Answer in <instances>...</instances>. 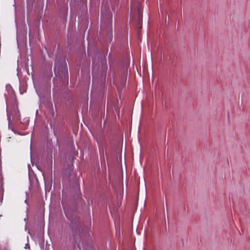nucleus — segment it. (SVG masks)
Masks as SVG:
<instances>
[{
	"mask_svg": "<svg viewBox=\"0 0 250 250\" xmlns=\"http://www.w3.org/2000/svg\"><path fill=\"white\" fill-rule=\"evenodd\" d=\"M143 20V7L136 0H131L130 20L134 21L139 28H141Z\"/></svg>",
	"mask_w": 250,
	"mask_h": 250,
	"instance_id": "f257e3e1",
	"label": "nucleus"
},
{
	"mask_svg": "<svg viewBox=\"0 0 250 250\" xmlns=\"http://www.w3.org/2000/svg\"><path fill=\"white\" fill-rule=\"evenodd\" d=\"M66 67V64L64 59H62L61 62L56 61L54 68L55 75L61 77L64 75L66 73H67Z\"/></svg>",
	"mask_w": 250,
	"mask_h": 250,
	"instance_id": "f03ea898",
	"label": "nucleus"
},
{
	"mask_svg": "<svg viewBox=\"0 0 250 250\" xmlns=\"http://www.w3.org/2000/svg\"><path fill=\"white\" fill-rule=\"evenodd\" d=\"M102 65L104 64L105 66H106V59L104 58L103 60V62H102Z\"/></svg>",
	"mask_w": 250,
	"mask_h": 250,
	"instance_id": "7ed1b4c3",
	"label": "nucleus"
},
{
	"mask_svg": "<svg viewBox=\"0 0 250 250\" xmlns=\"http://www.w3.org/2000/svg\"><path fill=\"white\" fill-rule=\"evenodd\" d=\"M95 67V66H93V65L92 66V75H93V74H94V71Z\"/></svg>",
	"mask_w": 250,
	"mask_h": 250,
	"instance_id": "20e7f679",
	"label": "nucleus"
},
{
	"mask_svg": "<svg viewBox=\"0 0 250 250\" xmlns=\"http://www.w3.org/2000/svg\"><path fill=\"white\" fill-rule=\"evenodd\" d=\"M29 248V244H26V245H25V249H27V248Z\"/></svg>",
	"mask_w": 250,
	"mask_h": 250,
	"instance_id": "39448f33",
	"label": "nucleus"
},
{
	"mask_svg": "<svg viewBox=\"0 0 250 250\" xmlns=\"http://www.w3.org/2000/svg\"><path fill=\"white\" fill-rule=\"evenodd\" d=\"M78 188L79 189H80V187H79V185H78Z\"/></svg>",
	"mask_w": 250,
	"mask_h": 250,
	"instance_id": "423d86ee",
	"label": "nucleus"
}]
</instances>
